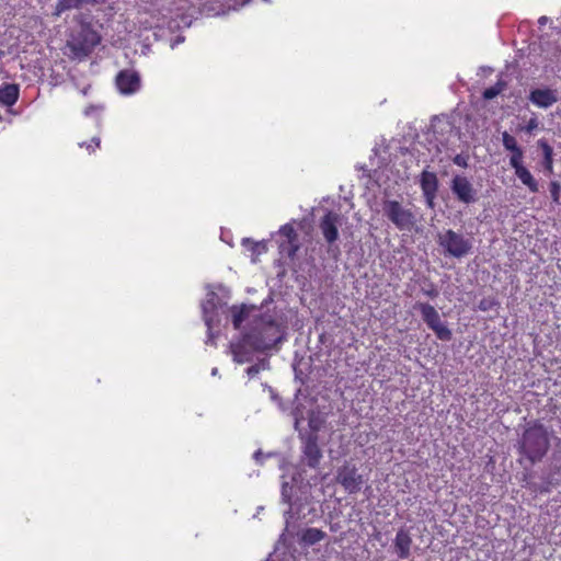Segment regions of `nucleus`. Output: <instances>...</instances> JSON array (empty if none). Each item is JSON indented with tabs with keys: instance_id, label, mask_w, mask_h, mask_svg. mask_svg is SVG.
Wrapping results in <instances>:
<instances>
[{
	"instance_id": "nucleus-25",
	"label": "nucleus",
	"mask_w": 561,
	"mask_h": 561,
	"mask_svg": "<svg viewBox=\"0 0 561 561\" xmlns=\"http://www.w3.org/2000/svg\"><path fill=\"white\" fill-rule=\"evenodd\" d=\"M242 244H249V250L252 252L253 255H260L266 252L267 250L264 242H254L251 241L250 239H243Z\"/></svg>"
},
{
	"instance_id": "nucleus-21",
	"label": "nucleus",
	"mask_w": 561,
	"mask_h": 561,
	"mask_svg": "<svg viewBox=\"0 0 561 561\" xmlns=\"http://www.w3.org/2000/svg\"><path fill=\"white\" fill-rule=\"evenodd\" d=\"M230 312H231L233 328L239 329L241 327V324L243 323V321L248 318L250 310L245 305H241V306H232L230 308Z\"/></svg>"
},
{
	"instance_id": "nucleus-10",
	"label": "nucleus",
	"mask_w": 561,
	"mask_h": 561,
	"mask_svg": "<svg viewBox=\"0 0 561 561\" xmlns=\"http://www.w3.org/2000/svg\"><path fill=\"white\" fill-rule=\"evenodd\" d=\"M115 85L124 95L134 94L140 89V76L135 70L123 69L115 77Z\"/></svg>"
},
{
	"instance_id": "nucleus-17",
	"label": "nucleus",
	"mask_w": 561,
	"mask_h": 561,
	"mask_svg": "<svg viewBox=\"0 0 561 561\" xmlns=\"http://www.w3.org/2000/svg\"><path fill=\"white\" fill-rule=\"evenodd\" d=\"M421 188L424 195L435 197L438 190V180L435 173L423 171L421 174Z\"/></svg>"
},
{
	"instance_id": "nucleus-8",
	"label": "nucleus",
	"mask_w": 561,
	"mask_h": 561,
	"mask_svg": "<svg viewBox=\"0 0 561 561\" xmlns=\"http://www.w3.org/2000/svg\"><path fill=\"white\" fill-rule=\"evenodd\" d=\"M336 482L341 484L347 493L355 494L362 488L363 477L358 473L354 463L345 462L337 469Z\"/></svg>"
},
{
	"instance_id": "nucleus-28",
	"label": "nucleus",
	"mask_w": 561,
	"mask_h": 561,
	"mask_svg": "<svg viewBox=\"0 0 561 561\" xmlns=\"http://www.w3.org/2000/svg\"><path fill=\"white\" fill-rule=\"evenodd\" d=\"M100 138L93 137L89 142H81L80 147H84L89 153H93L98 148H100Z\"/></svg>"
},
{
	"instance_id": "nucleus-1",
	"label": "nucleus",
	"mask_w": 561,
	"mask_h": 561,
	"mask_svg": "<svg viewBox=\"0 0 561 561\" xmlns=\"http://www.w3.org/2000/svg\"><path fill=\"white\" fill-rule=\"evenodd\" d=\"M73 21L76 25L68 33L66 48L69 50V58L83 60L100 45L102 37L83 14L76 15Z\"/></svg>"
},
{
	"instance_id": "nucleus-18",
	"label": "nucleus",
	"mask_w": 561,
	"mask_h": 561,
	"mask_svg": "<svg viewBox=\"0 0 561 561\" xmlns=\"http://www.w3.org/2000/svg\"><path fill=\"white\" fill-rule=\"evenodd\" d=\"M538 147L542 150L543 154V168L547 172H553V149L545 139L538 140Z\"/></svg>"
},
{
	"instance_id": "nucleus-16",
	"label": "nucleus",
	"mask_w": 561,
	"mask_h": 561,
	"mask_svg": "<svg viewBox=\"0 0 561 561\" xmlns=\"http://www.w3.org/2000/svg\"><path fill=\"white\" fill-rule=\"evenodd\" d=\"M502 142L505 150L511 151L512 154L510 157V163L514 162V160L524 159V151L518 146L517 140L514 136L508 134L507 131L502 133Z\"/></svg>"
},
{
	"instance_id": "nucleus-3",
	"label": "nucleus",
	"mask_w": 561,
	"mask_h": 561,
	"mask_svg": "<svg viewBox=\"0 0 561 561\" xmlns=\"http://www.w3.org/2000/svg\"><path fill=\"white\" fill-rule=\"evenodd\" d=\"M437 243L443 248L445 254L461 259L471 253L473 243L472 239L465 234L447 229L437 236Z\"/></svg>"
},
{
	"instance_id": "nucleus-23",
	"label": "nucleus",
	"mask_w": 561,
	"mask_h": 561,
	"mask_svg": "<svg viewBox=\"0 0 561 561\" xmlns=\"http://www.w3.org/2000/svg\"><path fill=\"white\" fill-rule=\"evenodd\" d=\"M549 193L552 203L556 205H561V184L558 181H551L549 183Z\"/></svg>"
},
{
	"instance_id": "nucleus-31",
	"label": "nucleus",
	"mask_w": 561,
	"mask_h": 561,
	"mask_svg": "<svg viewBox=\"0 0 561 561\" xmlns=\"http://www.w3.org/2000/svg\"><path fill=\"white\" fill-rule=\"evenodd\" d=\"M453 162L458 167L467 168L468 167V157H466L463 154H456L453 159Z\"/></svg>"
},
{
	"instance_id": "nucleus-5",
	"label": "nucleus",
	"mask_w": 561,
	"mask_h": 561,
	"mask_svg": "<svg viewBox=\"0 0 561 561\" xmlns=\"http://www.w3.org/2000/svg\"><path fill=\"white\" fill-rule=\"evenodd\" d=\"M244 342L255 351H267L280 342L279 328L274 321H268L260 330H253L244 336Z\"/></svg>"
},
{
	"instance_id": "nucleus-11",
	"label": "nucleus",
	"mask_w": 561,
	"mask_h": 561,
	"mask_svg": "<svg viewBox=\"0 0 561 561\" xmlns=\"http://www.w3.org/2000/svg\"><path fill=\"white\" fill-rule=\"evenodd\" d=\"M451 192L456 195L458 201L463 204H471L477 201L476 190L466 176L456 175L451 180Z\"/></svg>"
},
{
	"instance_id": "nucleus-36",
	"label": "nucleus",
	"mask_w": 561,
	"mask_h": 561,
	"mask_svg": "<svg viewBox=\"0 0 561 561\" xmlns=\"http://www.w3.org/2000/svg\"><path fill=\"white\" fill-rule=\"evenodd\" d=\"M426 198L427 205L432 208L434 206V199L435 197H430L428 195H424Z\"/></svg>"
},
{
	"instance_id": "nucleus-12",
	"label": "nucleus",
	"mask_w": 561,
	"mask_h": 561,
	"mask_svg": "<svg viewBox=\"0 0 561 561\" xmlns=\"http://www.w3.org/2000/svg\"><path fill=\"white\" fill-rule=\"evenodd\" d=\"M413 540L408 528H400L393 540V548L399 559L405 560L411 556Z\"/></svg>"
},
{
	"instance_id": "nucleus-9",
	"label": "nucleus",
	"mask_w": 561,
	"mask_h": 561,
	"mask_svg": "<svg viewBox=\"0 0 561 561\" xmlns=\"http://www.w3.org/2000/svg\"><path fill=\"white\" fill-rule=\"evenodd\" d=\"M300 438L302 440V462L308 467L316 469L320 465L322 458V451L318 444V434L314 432H308L300 434Z\"/></svg>"
},
{
	"instance_id": "nucleus-22",
	"label": "nucleus",
	"mask_w": 561,
	"mask_h": 561,
	"mask_svg": "<svg viewBox=\"0 0 561 561\" xmlns=\"http://www.w3.org/2000/svg\"><path fill=\"white\" fill-rule=\"evenodd\" d=\"M300 249L299 238L295 241H284L279 244V250L288 259H294Z\"/></svg>"
},
{
	"instance_id": "nucleus-4",
	"label": "nucleus",
	"mask_w": 561,
	"mask_h": 561,
	"mask_svg": "<svg viewBox=\"0 0 561 561\" xmlns=\"http://www.w3.org/2000/svg\"><path fill=\"white\" fill-rule=\"evenodd\" d=\"M383 215L400 231H412L416 224L413 211L405 208L400 202L387 199L382 203Z\"/></svg>"
},
{
	"instance_id": "nucleus-13",
	"label": "nucleus",
	"mask_w": 561,
	"mask_h": 561,
	"mask_svg": "<svg viewBox=\"0 0 561 561\" xmlns=\"http://www.w3.org/2000/svg\"><path fill=\"white\" fill-rule=\"evenodd\" d=\"M528 99L534 105L548 108L558 101V95L556 90L549 88L534 89L530 91Z\"/></svg>"
},
{
	"instance_id": "nucleus-6",
	"label": "nucleus",
	"mask_w": 561,
	"mask_h": 561,
	"mask_svg": "<svg viewBox=\"0 0 561 561\" xmlns=\"http://www.w3.org/2000/svg\"><path fill=\"white\" fill-rule=\"evenodd\" d=\"M344 221V216L334 210H327L319 219V230L329 247V252L339 251L336 242L340 239L339 228Z\"/></svg>"
},
{
	"instance_id": "nucleus-19",
	"label": "nucleus",
	"mask_w": 561,
	"mask_h": 561,
	"mask_svg": "<svg viewBox=\"0 0 561 561\" xmlns=\"http://www.w3.org/2000/svg\"><path fill=\"white\" fill-rule=\"evenodd\" d=\"M327 537V534L318 528H307L301 535V541L308 546H313Z\"/></svg>"
},
{
	"instance_id": "nucleus-30",
	"label": "nucleus",
	"mask_w": 561,
	"mask_h": 561,
	"mask_svg": "<svg viewBox=\"0 0 561 561\" xmlns=\"http://www.w3.org/2000/svg\"><path fill=\"white\" fill-rule=\"evenodd\" d=\"M103 110H104L103 105L91 104L84 108L83 113L85 116H91L94 114H100Z\"/></svg>"
},
{
	"instance_id": "nucleus-7",
	"label": "nucleus",
	"mask_w": 561,
	"mask_h": 561,
	"mask_svg": "<svg viewBox=\"0 0 561 561\" xmlns=\"http://www.w3.org/2000/svg\"><path fill=\"white\" fill-rule=\"evenodd\" d=\"M413 308L420 311L423 321L436 334L438 340H451L453 333L450 329L442 322L439 313L432 305L427 302H416Z\"/></svg>"
},
{
	"instance_id": "nucleus-29",
	"label": "nucleus",
	"mask_w": 561,
	"mask_h": 561,
	"mask_svg": "<svg viewBox=\"0 0 561 561\" xmlns=\"http://www.w3.org/2000/svg\"><path fill=\"white\" fill-rule=\"evenodd\" d=\"M539 125V121L536 115H534L525 126L519 127L520 130H524L528 134H531Z\"/></svg>"
},
{
	"instance_id": "nucleus-33",
	"label": "nucleus",
	"mask_w": 561,
	"mask_h": 561,
	"mask_svg": "<svg viewBox=\"0 0 561 561\" xmlns=\"http://www.w3.org/2000/svg\"><path fill=\"white\" fill-rule=\"evenodd\" d=\"M309 427L310 432H314L316 434H318V431L320 430L319 424L312 419L309 420Z\"/></svg>"
},
{
	"instance_id": "nucleus-20",
	"label": "nucleus",
	"mask_w": 561,
	"mask_h": 561,
	"mask_svg": "<svg viewBox=\"0 0 561 561\" xmlns=\"http://www.w3.org/2000/svg\"><path fill=\"white\" fill-rule=\"evenodd\" d=\"M82 5V0H58L54 9L53 16L59 18L64 12L71 9H80Z\"/></svg>"
},
{
	"instance_id": "nucleus-24",
	"label": "nucleus",
	"mask_w": 561,
	"mask_h": 561,
	"mask_svg": "<svg viewBox=\"0 0 561 561\" xmlns=\"http://www.w3.org/2000/svg\"><path fill=\"white\" fill-rule=\"evenodd\" d=\"M279 234L285 237V241H295V239H298L299 236L291 224H285L279 228Z\"/></svg>"
},
{
	"instance_id": "nucleus-32",
	"label": "nucleus",
	"mask_w": 561,
	"mask_h": 561,
	"mask_svg": "<svg viewBox=\"0 0 561 561\" xmlns=\"http://www.w3.org/2000/svg\"><path fill=\"white\" fill-rule=\"evenodd\" d=\"M426 296L430 298H436L438 296V290L432 285L430 289L424 291Z\"/></svg>"
},
{
	"instance_id": "nucleus-35",
	"label": "nucleus",
	"mask_w": 561,
	"mask_h": 561,
	"mask_svg": "<svg viewBox=\"0 0 561 561\" xmlns=\"http://www.w3.org/2000/svg\"><path fill=\"white\" fill-rule=\"evenodd\" d=\"M479 309L482 311H486L489 309V305L486 304L485 300L480 301Z\"/></svg>"
},
{
	"instance_id": "nucleus-14",
	"label": "nucleus",
	"mask_w": 561,
	"mask_h": 561,
	"mask_svg": "<svg viewBox=\"0 0 561 561\" xmlns=\"http://www.w3.org/2000/svg\"><path fill=\"white\" fill-rule=\"evenodd\" d=\"M510 165L514 169L515 175L525 186H527L529 192L537 193L539 191V184L530 171L524 165V159L516 161L514 160V162H511Z\"/></svg>"
},
{
	"instance_id": "nucleus-15",
	"label": "nucleus",
	"mask_w": 561,
	"mask_h": 561,
	"mask_svg": "<svg viewBox=\"0 0 561 561\" xmlns=\"http://www.w3.org/2000/svg\"><path fill=\"white\" fill-rule=\"evenodd\" d=\"M20 95L19 85L15 83H5L0 87V104L5 106L14 105Z\"/></svg>"
},
{
	"instance_id": "nucleus-26",
	"label": "nucleus",
	"mask_w": 561,
	"mask_h": 561,
	"mask_svg": "<svg viewBox=\"0 0 561 561\" xmlns=\"http://www.w3.org/2000/svg\"><path fill=\"white\" fill-rule=\"evenodd\" d=\"M502 89H503V84L497 83L496 85L485 89L483 91L482 95L485 100H492L501 93Z\"/></svg>"
},
{
	"instance_id": "nucleus-34",
	"label": "nucleus",
	"mask_w": 561,
	"mask_h": 561,
	"mask_svg": "<svg viewBox=\"0 0 561 561\" xmlns=\"http://www.w3.org/2000/svg\"><path fill=\"white\" fill-rule=\"evenodd\" d=\"M83 1V4H103L105 3L107 0H82Z\"/></svg>"
},
{
	"instance_id": "nucleus-2",
	"label": "nucleus",
	"mask_w": 561,
	"mask_h": 561,
	"mask_svg": "<svg viewBox=\"0 0 561 561\" xmlns=\"http://www.w3.org/2000/svg\"><path fill=\"white\" fill-rule=\"evenodd\" d=\"M550 447V438L548 430L540 423L527 427L519 442V454L525 456L529 461H540Z\"/></svg>"
},
{
	"instance_id": "nucleus-27",
	"label": "nucleus",
	"mask_w": 561,
	"mask_h": 561,
	"mask_svg": "<svg viewBox=\"0 0 561 561\" xmlns=\"http://www.w3.org/2000/svg\"><path fill=\"white\" fill-rule=\"evenodd\" d=\"M231 352H232V355H233V359L237 363H243L244 362V358H243V344H241V343L232 344L231 345Z\"/></svg>"
},
{
	"instance_id": "nucleus-37",
	"label": "nucleus",
	"mask_w": 561,
	"mask_h": 561,
	"mask_svg": "<svg viewBox=\"0 0 561 561\" xmlns=\"http://www.w3.org/2000/svg\"><path fill=\"white\" fill-rule=\"evenodd\" d=\"M259 371L257 367L256 366H251L248 368V374L249 375H254Z\"/></svg>"
}]
</instances>
